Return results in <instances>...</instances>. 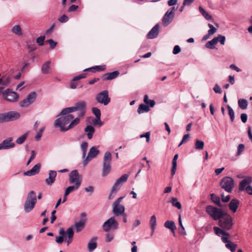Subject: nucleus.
Listing matches in <instances>:
<instances>
[{"mask_svg": "<svg viewBox=\"0 0 252 252\" xmlns=\"http://www.w3.org/2000/svg\"><path fill=\"white\" fill-rule=\"evenodd\" d=\"M211 199L214 203L216 204L218 206L220 207H222V205L220 202V197L215 195L214 193H212L211 194Z\"/></svg>", "mask_w": 252, "mask_h": 252, "instance_id": "ea45409f", "label": "nucleus"}, {"mask_svg": "<svg viewBox=\"0 0 252 252\" xmlns=\"http://www.w3.org/2000/svg\"><path fill=\"white\" fill-rule=\"evenodd\" d=\"M252 182V179L251 178H247L243 179L239 183V189L240 191H243L245 189H246V188L249 186L248 185L251 184Z\"/></svg>", "mask_w": 252, "mask_h": 252, "instance_id": "4be33fe9", "label": "nucleus"}, {"mask_svg": "<svg viewBox=\"0 0 252 252\" xmlns=\"http://www.w3.org/2000/svg\"><path fill=\"white\" fill-rule=\"evenodd\" d=\"M226 108L228 110V115L230 117L231 122H233L235 119L234 111L233 109L228 105L226 106Z\"/></svg>", "mask_w": 252, "mask_h": 252, "instance_id": "c03bdc74", "label": "nucleus"}, {"mask_svg": "<svg viewBox=\"0 0 252 252\" xmlns=\"http://www.w3.org/2000/svg\"><path fill=\"white\" fill-rule=\"evenodd\" d=\"M149 225L152 230L151 235H152L155 232L157 226V219L155 215H153L151 217Z\"/></svg>", "mask_w": 252, "mask_h": 252, "instance_id": "c85d7f7f", "label": "nucleus"}, {"mask_svg": "<svg viewBox=\"0 0 252 252\" xmlns=\"http://www.w3.org/2000/svg\"><path fill=\"white\" fill-rule=\"evenodd\" d=\"M150 111V108L149 107L144 104H141L139 105L138 109H137V112L139 114L143 113L144 112H147Z\"/></svg>", "mask_w": 252, "mask_h": 252, "instance_id": "f704fd0d", "label": "nucleus"}, {"mask_svg": "<svg viewBox=\"0 0 252 252\" xmlns=\"http://www.w3.org/2000/svg\"><path fill=\"white\" fill-rule=\"evenodd\" d=\"M78 8V5H74V4H72L71 5L68 9V12H73V11H76L77 8Z\"/></svg>", "mask_w": 252, "mask_h": 252, "instance_id": "338daca9", "label": "nucleus"}, {"mask_svg": "<svg viewBox=\"0 0 252 252\" xmlns=\"http://www.w3.org/2000/svg\"><path fill=\"white\" fill-rule=\"evenodd\" d=\"M79 187V186L75 185L68 187L65 190V196H67L70 193L73 192L75 190L78 189Z\"/></svg>", "mask_w": 252, "mask_h": 252, "instance_id": "a19ab883", "label": "nucleus"}, {"mask_svg": "<svg viewBox=\"0 0 252 252\" xmlns=\"http://www.w3.org/2000/svg\"><path fill=\"white\" fill-rule=\"evenodd\" d=\"M219 42V38L218 37H214L213 39L209 41L206 43L205 46L209 49L215 48V45Z\"/></svg>", "mask_w": 252, "mask_h": 252, "instance_id": "473e14b6", "label": "nucleus"}, {"mask_svg": "<svg viewBox=\"0 0 252 252\" xmlns=\"http://www.w3.org/2000/svg\"><path fill=\"white\" fill-rule=\"evenodd\" d=\"M45 39V36H40L36 39V42L39 46H42L44 44V41Z\"/></svg>", "mask_w": 252, "mask_h": 252, "instance_id": "864d4df0", "label": "nucleus"}, {"mask_svg": "<svg viewBox=\"0 0 252 252\" xmlns=\"http://www.w3.org/2000/svg\"><path fill=\"white\" fill-rule=\"evenodd\" d=\"M66 231L63 228H61L59 231V236L56 237L55 241L58 244H62L64 241V238L66 236Z\"/></svg>", "mask_w": 252, "mask_h": 252, "instance_id": "393cba45", "label": "nucleus"}, {"mask_svg": "<svg viewBox=\"0 0 252 252\" xmlns=\"http://www.w3.org/2000/svg\"><path fill=\"white\" fill-rule=\"evenodd\" d=\"M82 176L80 175L77 170L72 171L69 175V182L70 184L80 186L82 183Z\"/></svg>", "mask_w": 252, "mask_h": 252, "instance_id": "f8f14e48", "label": "nucleus"}, {"mask_svg": "<svg viewBox=\"0 0 252 252\" xmlns=\"http://www.w3.org/2000/svg\"><path fill=\"white\" fill-rule=\"evenodd\" d=\"M84 226L85 221L80 220L79 222H76L74 225H72L71 227H73V228H74L77 232H79L83 229Z\"/></svg>", "mask_w": 252, "mask_h": 252, "instance_id": "7c9ffc66", "label": "nucleus"}, {"mask_svg": "<svg viewBox=\"0 0 252 252\" xmlns=\"http://www.w3.org/2000/svg\"><path fill=\"white\" fill-rule=\"evenodd\" d=\"M58 20L61 23H65L68 21V17L66 15H63L62 16H61L59 19Z\"/></svg>", "mask_w": 252, "mask_h": 252, "instance_id": "4d7b16f0", "label": "nucleus"}, {"mask_svg": "<svg viewBox=\"0 0 252 252\" xmlns=\"http://www.w3.org/2000/svg\"><path fill=\"white\" fill-rule=\"evenodd\" d=\"M128 177V175L127 174H125L123 175L116 180L112 189H113L114 190L118 191L120 189L123 184L127 181Z\"/></svg>", "mask_w": 252, "mask_h": 252, "instance_id": "2eb2a0df", "label": "nucleus"}, {"mask_svg": "<svg viewBox=\"0 0 252 252\" xmlns=\"http://www.w3.org/2000/svg\"><path fill=\"white\" fill-rule=\"evenodd\" d=\"M88 146V143L86 142H83L81 145V149L82 151V155L83 158H85L86 156Z\"/></svg>", "mask_w": 252, "mask_h": 252, "instance_id": "a18cd8bd", "label": "nucleus"}, {"mask_svg": "<svg viewBox=\"0 0 252 252\" xmlns=\"http://www.w3.org/2000/svg\"><path fill=\"white\" fill-rule=\"evenodd\" d=\"M40 167L41 164L38 163L35 164L31 170L24 172V174L28 176L35 175L39 172Z\"/></svg>", "mask_w": 252, "mask_h": 252, "instance_id": "aec40b11", "label": "nucleus"}, {"mask_svg": "<svg viewBox=\"0 0 252 252\" xmlns=\"http://www.w3.org/2000/svg\"><path fill=\"white\" fill-rule=\"evenodd\" d=\"M206 211L215 220H219L224 214L221 209L211 205L206 207Z\"/></svg>", "mask_w": 252, "mask_h": 252, "instance_id": "6e6552de", "label": "nucleus"}, {"mask_svg": "<svg viewBox=\"0 0 252 252\" xmlns=\"http://www.w3.org/2000/svg\"><path fill=\"white\" fill-rule=\"evenodd\" d=\"M111 154L109 152H106L103 157V168L102 172V176L103 177H105L111 171Z\"/></svg>", "mask_w": 252, "mask_h": 252, "instance_id": "39448f33", "label": "nucleus"}, {"mask_svg": "<svg viewBox=\"0 0 252 252\" xmlns=\"http://www.w3.org/2000/svg\"><path fill=\"white\" fill-rule=\"evenodd\" d=\"M12 137H9L6 139L4 140L1 143H0L2 149H9L14 148L15 145L14 143L12 142Z\"/></svg>", "mask_w": 252, "mask_h": 252, "instance_id": "a211bd4d", "label": "nucleus"}, {"mask_svg": "<svg viewBox=\"0 0 252 252\" xmlns=\"http://www.w3.org/2000/svg\"><path fill=\"white\" fill-rule=\"evenodd\" d=\"M99 153V151L95 146L92 147L89 152L87 157L83 162L84 166H86L88 163L93 158H95Z\"/></svg>", "mask_w": 252, "mask_h": 252, "instance_id": "4468645a", "label": "nucleus"}, {"mask_svg": "<svg viewBox=\"0 0 252 252\" xmlns=\"http://www.w3.org/2000/svg\"><path fill=\"white\" fill-rule=\"evenodd\" d=\"M95 100L97 103L107 105L110 102L109 93L107 90L103 91L95 96Z\"/></svg>", "mask_w": 252, "mask_h": 252, "instance_id": "9b49d317", "label": "nucleus"}, {"mask_svg": "<svg viewBox=\"0 0 252 252\" xmlns=\"http://www.w3.org/2000/svg\"><path fill=\"white\" fill-rule=\"evenodd\" d=\"M66 236L67 237V245L68 246L73 241L74 236V231L73 230V227H70L66 230Z\"/></svg>", "mask_w": 252, "mask_h": 252, "instance_id": "b1692460", "label": "nucleus"}, {"mask_svg": "<svg viewBox=\"0 0 252 252\" xmlns=\"http://www.w3.org/2000/svg\"><path fill=\"white\" fill-rule=\"evenodd\" d=\"M217 37L219 38V42H220L221 45H224L225 41V37L223 35H219Z\"/></svg>", "mask_w": 252, "mask_h": 252, "instance_id": "052dcab7", "label": "nucleus"}, {"mask_svg": "<svg viewBox=\"0 0 252 252\" xmlns=\"http://www.w3.org/2000/svg\"><path fill=\"white\" fill-rule=\"evenodd\" d=\"M77 112L78 118L83 117L86 111V103L81 101L76 103L73 107L65 108L61 112V115H65L73 112Z\"/></svg>", "mask_w": 252, "mask_h": 252, "instance_id": "f03ea898", "label": "nucleus"}, {"mask_svg": "<svg viewBox=\"0 0 252 252\" xmlns=\"http://www.w3.org/2000/svg\"><path fill=\"white\" fill-rule=\"evenodd\" d=\"M120 74V72L118 71H114L110 73H107L104 75V80H111L117 78Z\"/></svg>", "mask_w": 252, "mask_h": 252, "instance_id": "bb28decb", "label": "nucleus"}, {"mask_svg": "<svg viewBox=\"0 0 252 252\" xmlns=\"http://www.w3.org/2000/svg\"><path fill=\"white\" fill-rule=\"evenodd\" d=\"M164 226L167 228H169L171 231L173 232V221H166L164 224Z\"/></svg>", "mask_w": 252, "mask_h": 252, "instance_id": "8fccbe9b", "label": "nucleus"}, {"mask_svg": "<svg viewBox=\"0 0 252 252\" xmlns=\"http://www.w3.org/2000/svg\"><path fill=\"white\" fill-rule=\"evenodd\" d=\"M204 146V143L202 141L197 140L195 143V147L197 150H202Z\"/></svg>", "mask_w": 252, "mask_h": 252, "instance_id": "49530a36", "label": "nucleus"}, {"mask_svg": "<svg viewBox=\"0 0 252 252\" xmlns=\"http://www.w3.org/2000/svg\"><path fill=\"white\" fill-rule=\"evenodd\" d=\"M238 104L239 107L241 109L244 110L247 109L248 107V102L246 99L240 98L238 101Z\"/></svg>", "mask_w": 252, "mask_h": 252, "instance_id": "c9c22d12", "label": "nucleus"}, {"mask_svg": "<svg viewBox=\"0 0 252 252\" xmlns=\"http://www.w3.org/2000/svg\"><path fill=\"white\" fill-rule=\"evenodd\" d=\"M114 238V235L112 233H107L105 235V241L106 242H110Z\"/></svg>", "mask_w": 252, "mask_h": 252, "instance_id": "5fc2aeb1", "label": "nucleus"}, {"mask_svg": "<svg viewBox=\"0 0 252 252\" xmlns=\"http://www.w3.org/2000/svg\"><path fill=\"white\" fill-rule=\"evenodd\" d=\"M35 156V153L34 151H33V150L32 151L31 156L27 163V165H28L31 163V162L32 161V160L34 158Z\"/></svg>", "mask_w": 252, "mask_h": 252, "instance_id": "e2e57ef3", "label": "nucleus"}, {"mask_svg": "<svg viewBox=\"0 0 252 252\" xmlns=\"http://www.w3.org/2000/svg\"><path fill=\"white\" fill-rule=\"evenodd\" d=\"M92 112L96 118H98L99 119V117H100L101 112L100 110L98 108L96 107H93Z\"/></svg>", "mask_w": 252, "mask_h": 252, "instance_id": "3c124183", "label": "nucleus"}, {"mask_svg": "<svg viewBox=\"0 0 252 252\" xmlns=\"http://www.w3.org/2000/svg\"><path fill=\"white\" fill-rule=\"evenodd\" d=\"M29 135V132H27L22 135L20 136L16 140V143L18 144H22L24 143Z\"/></svg>", "mask_w": 252, "mask_h": 252, "instance_id": "4c0bfd02", "label": "nucleus"}, {"mask_svg": "<svg viewBox=\"0 0 252 252\" xmlns=\"http://www.w3.org/2000/svg\"><path fill=\"white\" fill-rule=\"evenodd\" d=\"M84 130L87 133L88 139H91L93 137V135L95 131L94 128L93 126L89 125L85 128Z\"/></svg>", "mask_w": 252, "mask_h": 252, "instance_id": "2f4dec72", "label": "nucleus"}, {"mask_svg": "<svg viewBox=\"0 0 252 252\" xmlns=\"http://www.w3.org/2000/svg\"><path fill=\"white\" fill-rule=\"evenodd\" d=\"M213 229L216 235L219 236H229V234L228 232H225L221 228H220L217 226H214Z\"/></svg>", "mask_w": 252, "mask_h": 252, "instance_id": "72a5a7b5", "label": "nucleus"}, {"mask_svg": "<svg viewBox=\"0 0 252 252\" xmlns=\"http://www.w3.org/2000/svg\"><path fill=\"white\" fill-rule=\"evenodd\" d=\"M159 24H156L148 33L147 37L149 39H153L157 37L159 33Z\"/></svg>", "mask_w": 252, "mask_h": 252, "instance_id": "6ab92c4d", "label": "nucleus"}, {"mask_svg": "<svg viewBox=\"0 0 252 252\" xmlns=\"http://www.w3.org/2000/svg\"><path fill=\"white\" fill-rule=\"evenodd\" d=\"M219 220L218 225L220 227L227 230L231 229L233 223L232 218L229 215L224 213Z\"/></svg>", "mask_w": 252, "mask_h": 252, "instance_id": "20e7f679", "label": "nucleus"}, {"mask_svg": "<svg viewBox=\"0 0 252 252\" xmlns=\"http://www.w3.org/2000/svg\"><path fill=\"white\" fill-rule=\"evenodd\" d=\"M213 90L214 91V92L216 93H218V94H221V89L220 88V87L217 84H216L214 88H213Z\"/></svg>", "mask_w": 252, "mask_h": 252, "instance_id": "69168bd1", "label": "nucleus"}, {"mask_svg": "<svg viewBox=\"0 0 252 252\" xmlns=\"http://www.w3.org/2000/svg\"><path fill=\"white\" fill-rule=\"evenodd\" d=\"M2 94L4 98L9 102H15L19 98V95L15 92L11 91L8 89L5 90Z\"/></svg>", "mask_w": 252, "mask_h": 252, "instance_id": "ddd939ff", "label": "nucleus"}, {"mask_svg": "<svg viewBox=\"0 0 252 252\" xmlns=\"http://www.w3.org/2000/svg\"><path fill=\"white\" fill-rule=\"evenodd\" d=\"M50 45V47L51 49H54L57 45V42H55L53 39H50L46 41Z\"/></svg>", "mask_w": 252, "mask_h": 252, "instance_id": "13d9d810", "label": "nucleus"}, {"mask_svg": "<svg viewBox=\"0 0 252 252\" xmlns=\"http://www.w3.org/2000/svg\"><path fill=\"white\" fill-rule=\"evenodd\" d=\"M220 186L226 191L230 193L234 187V180L230 177H224L220 180Z\"/></svg>", "mask_w": 252, "mask_h": 252, "instance_id": "0eeeda50", "label": "nucleus"}, {"mask_svg": "<svg viewBox=\"0 0 252 252\" xmlns=\"http://www.w3.org/2000/svg\"><path fill=\"white\" fill-rule=\"evenodd\" d=\"M105 69V65H98V66H95L94 67L88 68L84 70L85 71H92L93 72H94L95 71H101L104 70Z\"/></svg>", "mask_w": 252, "mask_h": 252, "instance_id": "79ce46f5", "label": "nucleus"}, {"mask_svg": "<svg viewBox=\"0 0 252 252\" xmlns=\"http://www.w3.org/2000/svg\"><path fill=\"white\" fill-rule=\"evenodd\" d=\"M36 202L37 198L35 192L33 190L30 191L24 203V209L25 212L29 213L32 210Z\"/></svg>", "mask_w": 252, "mask_h": 252, "instance_id": "7ed1b4c3", "label": "nucleus"}, {"mask_svg": "<svg viewBox=\"0 0 252 252\" xmlns=\"http://www.w3.org/2000/svg\"><path fill=\"white\" fill-rule=\"evenodd\" d=\"M173 12V7H171L165 14L162 18V25L164 26H168L172 21Z\"/></svg>", "mask_w": 252, "mask_h": 252, "instance_id": "dca6fc26", "label": "nucleus"}, {"mask_svg": "<svg viewBox=\"0 0 252 252\" xmlns=\"http://www.w3.org/2000/svg\"><path fill=\"white\" fill-rule=\"evenodd\" d=\"M9 83L10 78L8 77L2 76L0 78V90L3 89Z\"/></svg>", "mask_w": 252, "mask_h": 252, "instance_id": "c756f323", "label": "nucleus"}, {"mask_svg": "<svg viewBox=\"0 0 252 252\" xmlns=\"http://www.w3.org/2000/svg\"><path fill=\"white\" fill-rule=\"evenodd\" d=\"M118 225V222L115 220V218L112 217L104 222L102 227L105 232H109L111 230H116Z\"/></svg>", "mask_w": 252, "mask_h": 252, "instance_id": "9d476101", "label": "nucleus"}, {"mask_svg": "<svg viewBox=\"0 0 252 252\" xmlns=\"http://www.w3.org/2000/svg\"><path fill=\"white\" fill-rule=\"evenodd\" d=\"M20 117L19 113L16 111H10L7 113H0V123L13 121Z\"/></svg>", "mask_w": 252, "mask_h": 252, "instance_id": "423d86ee", "label": "nucleus"}, {"mask_svg": "<svg viewBox=\"0 0 252 252\" xmlns=\"http://www.w3.org/2000/svg\"><path fill=\"white\" fill-rule=\"evenodd\" d=\"M208 26L210 28V30L208 31L209 34L211 35L214 34L217 32V29L211 24H209Z\"/></svg>", "mask_w": 252, "mask_h": 252, "instance_id": "603ef678", "label": "nucleus"}, {"mask_svg": "<svg viewBox=\"0 0 252 252\" xmlns=\"http://www.w3.org/2000/svg\"><path fill=\"white\" fill-rule=\"evenodd\" d=\"M12 32L16 35L21 36L22 35V31L20 26L18 25H15L11 29Z\"/></svg>", "mask_w": 252, "mask_h": 252, "instance_id": "e433bc0d", "label": "nucleus"}, {"mask_svg": "<svg viewBox=\"0 0 252 252\" xmlns=\"http://www.w3.org/2000/svg\"><path fill=\"white\" fill-rule=\"evenodd\" d=\"M97 238L96 237H93L89 242L88 244V248L90 252H93L97 246Z\"/></svg>", "mask_w": 252, "mask_h": 252, "instance_id": "a878e982", "label": "nucleus"}, {"mask_svg": "<svg viewBox=\"0 0 252 252\" xmlns=\"http://www.w3.org/2000/svg\"><path fill=\"white\" fill-rule=\"evenodd\" d=\"M61 116V117L57 119L54 123V126L59 127L62 131H66L78 125L80 122L79 118H76L73 120L74 117L70 113L65 115H61V113L57 116Z\"/></svg>", "mask_w": 252, "mask_h": 252, "instance_id": "f257e3e1", "label": "nucleus"}, {"mask_svg": "<svg viewBox=\"0 0 252 252\" xmlns=\"http://www.w3.org/2000/svg\"><path fill=\"white\" fill-rule=\"evenodd\" d=\"M239 205V201L236 199H233L229 204V208L233 213L236 212Z\"/></svg>", "mask_w": 252, "mask_h": 252, "instance_id": "cd10ccee", "label": "nucleus"}, {"mask_svg": "<svg viewBox=\"0 0 252 252\" xmlns=\"http://www.w3.org/2000/svg\"><path fill=\"white\" fill-rule=\"evenodd\" d=\"M36 97L37 94L35 92H33L30 93L26 98L19 102V106L22 108H27L29 107L35 101Z\"/></svg>", "mask_w": 252, "mask_h": 252, "instance_id": "1a4fd4ad", "label": "nucleus"}, {"mask_svg": "<svg viewBox=\"0 0 252 252\" xmlns=\"http://www.w3.org/2000/svg\"><path fill=\"white\" fill-rule=\"evenodd\" d=\"M199 11L206 20H209L212 18V16L200 6L199 7Z\"/></svg>", "mask_w": 252, "mask_h": 252, "instance_id": "58836bf2", "label": "nucleus"}, {"mask_svg": "<svg viewBox=\"0 0 252 252\" xmlns=\"http://www.w3.org/2000/svg\"><path fill=\"white\" fill-rule=\"evenodd\" d=\"M57 176V172L54 170H50L49 173V178L45 180L46 184L48 185H51L55 181V178Z\"/></svg>", "mask_w": 252, "mask_h": 252, "instance_id": "412c9836", "label": "nucleus"}, {"mask_svg": "<svg viewBox=\"0 0 252 252\" xmlns=\"http://www.w3.org/2000/svg\"><path fill=\"white\" fill-rule=\"evenodd\" d=\"M189 137V134H186L184 135L183 137V139L182 140V141L179 144L178 146L179 147L183 143L186 142L188 140Z\"/></svg>", "mask_w": 252, "mask_h": 252, "instance_id": "0e129e2a", "label": "nucleus"}, {"mask_svg": "<svg viewBox=\"0 0 252 252\" xmlns=\"http://www.w3.org/2000/svg\"><path fill=\"white\" fill-rule=\"evenodd\" d=\"M225 247L230 250L232 252H234L237 248V245L232 243L231 242L225 244Z\"/></svg>", "mask_w": 252, "mask_h": 252, "instance_id": "de8ad7c7", "label": "nucleus"}, {"mask_svg": "<svg viewBox=\"0 0 252 252\" xmlns=\"http://www.w3.org/2000/svg\"><path fill=\"white\" fill-rule=\"evenodd\" d=\"M125 208L124 205L122 204H113V214L116 216H119L125 213Z\"/></svg>", "mask_w": 252, "mask_h": 252, "instance_id": "f3484780", "label": "nucleus"}, {"mask_svg": "<svg viewBox=\"0 0 252 252\" xmlns=\"http://www.w3.org/2000/svg\"><path fill=\"white\" fill-rule=\"evenodd\" d=\"M140 138L146 137V142L149 143L150 140V132H147L140 135Z\"/></svg>", "mask_w": 252, "mask_h": 252, "instance_id": "6e6d98bb", "label": "nucleus"}, {"mask_svg": "<svg viewBox=\"0 0 252 252\" xmlns=\"http://www.w3.org/2000/svg\"><path fill=\"white\" fill-rule=\"evenodd\" d=\"M44 129L45 127L43 126L42 127L40 128V129L37 131L36 135L34 137V138L36 141H39L40 139Z\"/></svg>", "mask_w": 252, "mask_h": 252, "instance_id": "09e8293b", "label": "nucleus"}, {"mask_svg": "<svg viewBox=\"0 0 252 252\" xmlns=\"http://www.w3.org/2000/svg\"><path fill=\"white\" fill-rule=\"evenodd\" d=\"M144 101L146 104H149L151 107H153L155 104V100L149 99L148 96L147 94L144 96Z\"/></svg>", "mask_w": 252, "mask_h": 252, "instance_id": "37998d69", "label": "nucleus"}, {"mask_svg": "<svg viewBox=\"0 0 252 252\" xmlns=\"http://www.w3.org/2000/svg\"><path fill=\"white\" fill-rule=\"evenodd\" d=\"M245 146L243 144H240L238 146L237 155H239L244 151Z\"/></svg>", "mask_w": 252, "mask_h": 252, "instance_id": "bf43d9fd", "label": "nucleus"}, {"mask_svg": "<svg viewBox=\"0 0 252 252\" xmlns=\"http://www.w3.org/2000/svg\"><path fill=\"white\" fill-rule=\"evenodd\" d=\"M241 120L243 123H246L248 119V116L246 113H242L240 116Z\"/></svg>", "mask_w": 252, "mask_h": 252, "instance_id": "774afa93", "label": "nucleus"}, {"mask_svg": "<svg viewBox=\"0 0 252 252\" xmlns=\"http://www.w3.org/2000/svg\"><path fill=\"white\" fill-rule=\"evenodd\" d=\"M51 61H48L43 64L41 67V71L43 74H48L51 73Z\"/></svg>", "mask_w": 252, "mask_h": 252, "instance_id": "5701e85b", "label": "nucleus"}, {"mask_svg": "<svg viewBox=\"0 0 252 252\" xmlns=\"http://www.w3.org/2000/svg\"><path fill=\"white\" fill-rule=\"evenodd\" d=\"M85 77H86V74L83 73V74H80V75H79L78 76L74 77L73 78L72 81H76L79 80L81 79L84 78Z\"/></svg>", "mask_w": 252, "mask_h": 252, "instance_id": "680f3d73", "label": "nucleus"}]
</instances>
